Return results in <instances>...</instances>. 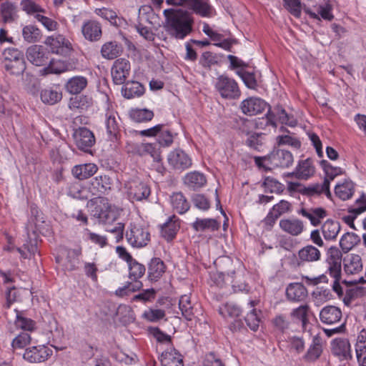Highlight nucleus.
<instances>
[{
	"label": "nucleus",
	"mask_w": 366,
	"mask_h": 366,
	"mask_svg": "<svg viewBox=\"0 0 366 366\" xmlns=\"http://www.w3.org/2000/svg\"><path fill=\"white\" fill-rule=\"evenodd\" d=\"M166 31L177 39H183L192 31L193 19L187 11L169 9L164 11Z\"/></svg>",
	"instance_id": "nucleus-1"
},
{
	"label": "nucleus",
	"mask_w": 366,
	"mask_h": 366,
	"mask_svg": "<svg viewBox=\"0 0 366 366\" xmlns=\"http://www.w3.org/2000/svg\"><path fill=\"white\" fill-rule=\"evenodd\" d=\"M93 206L92 215L103 224H111L117 219V214L106 197H95L90 199L88 205Z\"/></svg>",
	"instance_id": "nucleus-2"
},
{
	"label": "nucleus",
	"mask_w": 366,
	"mask_h": 366,
	"mask_svg": "<svg viewBox=\"0 0 366 366\" xmlns=\"http://www.w3.org/2000/svg\"><path fill=\"white\" fill-rule=\"evenodd\" d=\"M214 88L223 99H237L241 95L237 82L224 74L217 78Z\"/></svg>",
	"instance_id": "nucleus-3"
},
{
	"label": "nucleus",
	"mask_w": 366,
	"mask_h": 366,
	"mask_svg": "<svg viewBox=\"0 0 366 366\" xmlns=\"http://www.w3.org/2000/svg\"><path fill=\"white\" fill-rule=\"evenodd\" d=\"M125 188L128 198L133 202L147 200L151 194L150 187L139 178L127 181Z\"/></svg>",
	"instance_id": "nucleus-4"
},
{
	"label": "nucleus",
	"mask_w": 366,
	"mask_h": 366,
	"mask_svg": "<svg viewBox=\"0 0 366 366\" xmlns=\"http://www.w3.org/2000/svg\"><path fill=\"white\" fill-rule=\"evenodd\" d=\"M125 236L128 243L133 247H144L150 242L149 229L142 225L130 224L129 229L127 231Z\"/></svg>",
	"instance_id": "nucleus-5"
},
{
	"label": "nucleus",
	"mask_w": 366,
	"mask_h": 366,
	"mask_svg": "<svg viewBox=\"0 0 366 366\" xmlns=\"http://www.w3.org/2000/svg\"><path fill=\"white\" fill-rule=\"evenodd\" d=\"M294 162L292 154L285 149H274L267 155V164L272 168H287Z\"/></svg>",
	"instance_id": "nucleus-6"
},
{
	"label": "nucleus",
	"mask_w": 366,
	"mask_h": 366,
	"mask_svg": "<svg viewBox=\"0 0 366 366\" xmlns=\"http://www.w3.org/2000/svg\"><path fill=\"white\" fill-rule=\"evenodd\" d=\"M26 58L34 65L43 66L48 64L50 51L44 46L31 45L26 50Z\"/></svg>",
	"instance_id": "nucleus-7"
},
{
	"label": "nucleus",
	"mask_w": 366,
	"mask_h": 366,
	"mask_svg": "<svg viewBox=\"0 0 366 366\" xmlns=\"http://www.w3.org/2000/svg\"><path fill=\"white\" fill-rule=\"evenodd\" d=\"M75 143L78 149L90 152L91 148L95 144V137L92 131L86 127H79L74 134Z\"/></svg>",
	"instance_id": "nucleus-8"
},
{
	"label": "nucleus",
	"mask_w": 366,
	"mask_h": 366,
	"mask_svg": "<svg viewBox=\"0 0 366 366\" xmlns=\"http://www.w3.org/2000/svg\"><path fill=\"white\" fill-rule=\"evenodd\" d=\"M131 65L124 58L117 59L112 67V76L115 84H122L129 75Z\"/></svg>",
	"instance_id": "nucleus-9"
},
{
	"label": "nucleus",
	"mask_w": 366,
	"mask_h": 366,
	"mask_svg": "<svg viewBox=\"0 0 366 366\" xmlns=\"http://www.w3.org/2000/svg\"><path fill=\"white\" fill-rule=\"evenodd\" d=\"M52 355V350L45 345L30 347L26 349L24 359L31 363H40L46 361Z\"/></svg>",
	"instance_id": "nucleus-10"
},
{
	"label": "nucleus",
	"mask_w": 366,
	"mask_h": 366,
	"mask_svg": "<svg viewBox=\"0 0 366 366\" xmlns=\"http://www.w3.org/2000/svg\"><path fill=\"white\" fill-rule=\"evenodd\" d=\"M169 164L175 170L182 172L189 169L192 162L189 155L182 149H174L167 157Z\"/></svg>",
	"instance_id": "nucleus-11"
},
{
	"label": "nucleus",
	"mask_w": 366,
	"mask_h": 366,
	"mask_svg": "<svg viewBox=\"0 0 366 366\" xmlns=\"http://www.w3.org/2000/svg\"><path fill=\"white\" fill-rule=\"evenodd\" d=\"M112 184V180L108 175H99L91 179L89 190L92 195L102 197V194L111 190Z\"/></svg>",
	"instance_id": "nucleus-12"
},
{
	"label": "nucleus",
	"mask_w": 366,
	"mask_h": 366,
	"mask_svg": "<svg viewBox=\"0 0 366 366\" xmlns=\"http://www.w3.org/2000/svg\"><path fill=\"white\" fill-rule=\"evenodd\" d=\"M332 353L340 360H350L352 359L351 346L348 339L336 338L331 342Z\"/></svg>",
	"instance_id": "nucleus-13"
},
{
	"label": "nucleus",
	"mask_w": 366,
	"mask_h": 366,
	"mask_svg": "<svg viewBox=\"0 0 366 366\" xmlns=\"http://www.w3.org/2000/svg\"><path fill=\"white\" fill-rule=\"evenodd\" d=\"M44 43L49 46L51 53L56 54H64L71 49L69 41L61 34L48 36Z\"/></svg>",
	"instance_id": "nucleus-14"
},
{
	"label": "nucleus",
	"mask_w": 366,
	"mask_h": 366,
	"mask_svg": "<svg viewBox=\"0 0 366 366\" xmlns=\"http://www.w3.org/2000/svg\"><path fill=\"white\" fill-rule=\"evenodd\" d=\"M269 106L260 98L250 97L244 100L241 104L242 112L248 116H253L262 113Z\"/></svg>",
	"instance_id": "nucleus-15"
},
{
	"label": "nucleus",
	"mask_w": 366,
	"mask_h": 366,
	"mask_svg": "<svg viewBox=\"0 0 366 366\" xmlns=\"http://www.w3.org/2000/svg\"><path fill=\"white\" fill-rule=\"evenodd\" d=\"M321 258L320 251L312 244H307L298 251L297 266L302 267L306 262H313Z\"/></svg>",
	"instance_id": "nucleus-16"
},
{
	"label": "nucleus",
	"mask_w": 366,
	"mask_h": 366,
	"mask_svg": "<svg viewBox=\"0 0 366 366\" xmlns=\"http://www.w3.org/2000/svg\"><path fill=\"white\" fill-rule=\"evenodd\" d=\"M81 33L86 40L97 41L102 36V25L96 20H86L82 24Z\"/></svg>",
	"instance_id": "nucleus-17"
},
{
	"label": "nucleus",
	"mask_w": 366,
	"mask_h": 366,
	"mask_svg": "<svg viewBox=\"0 0 366 366\" xmlns=\"http://www.w3.org/2000/svg\"><path fill=\"white\" fill-rule=\"evenodd\" d=\"M74 69V64L70 61L50 59L47 66L44 67L41 70V73L43 75H47L49 74H59L65 71H72Z\"/></svg>",
	"instance_id": "nucleus-18"
},
{
	"label": "nucleus",
	"mask_w": 366,
	"mask_h": 366,
	"mask_svg": "<svg viewBox=\"0 0 366 366\" xmlns=\"http://www.w3.org/2000/svg\"><path fill=\"white\" fill-rule=\"evenodd\" d=\"M308 296L307 288L302 283H290L286 288V297L290 302H302Z\"/></svg>",
	"instance_id": "nucleus-19"
},
{
	"label": "nucleus",
	"mask_w": 366,
	"mask_h": 366,
	"mask_svg": "<svg viewBox=\"0 0 366 366\" xmlns=\"http://www.w3.org/2000/svg\"><path fill=\"white\" fill-rule=\"evenodd\" d=\"M298 191L300 194L308 197L318 196L322 193H325L328 198L332 197L330 191V180L327 178H325L322 184H315L308 187L302 186Z\"/></svg>",
	"instance_id": "nucleus-20"
},
{
	"label": "nucleus",
	"mask_w": 366,
	"mask_h": 366,
	"mask_svg": "<svg viewBox=\"0 0 366 366\" xmlns=\"http://www.w3.org/2000/svg\"><path fill=\"white\" fill-rule=\"evenodd\" d=\"M327 269L326 273L334 278L332 284V290L335 292L339 297L343 295V290L340 282L342 277V263L327 262Z\"/></svg>",
	"instance_id": "nucleus-21"
},
{
	"label": "nucleus",
	"mask_w": 366,
	"mask_h": 366,
	"mask_svg": "<svg viewBox=\"0 0 366 366\" xmlns=\"http://www.w3.org/2000/svg\"><path fill=\"white\" fill-rule=\"evenodd\" d=\"M298 214L304 217L307 218L312 226L317 227L320 224L321 221L327 215V211L322 207L316 208H302L298 211Z\"/></svg>",
	"instance_id": "nucleus-22"
},
{
	"label": "nucleus",
	"mask_w": 366,
	"mask_h": 366,
	"mask_svg": "<svg viewBox=\"0 0 366 366\" xmlns=\"http://www.w3.org/2000/svg\"><path fill=\"white\" fill-rule=\"evenodd\" d=\"M164 262L159 257H153L148 263V279L151 282L158 281L166 271Z\"/></svg>",
	"instance_id": "nucleus-23"
},
{
	"label": "nucleus",
	"mask_w": 366,
	"mask_h": 366,
	"mask_svg": "<svg viewBox=\"0 0 366 366\" xmlns=\"http://www.w3.org/2000/svg\"><path fill=\"white\" fill-rule=\"evenodd\" d=\"M0 15L4 24L13 23L18 18V7L16 4L6 1L0 5Z\"/></svg>",
	"instance_id": "nucleus-24"
},
{
	"label": "nucleus",
	"mask_w": 366,
	"mask_h": 366,
	"mask_svg": "<svg viewBox=\"0 0 366 366\" xmlns=\"http://www.w3.org/2000/svg\"><path fill=\"white\" fill-rule=\"evenodd\" d=\"M160 361L162 366H184L182 355L173 347L162 353Z\"/></svg>",
	"instance_id": "nucleus-25"
},
{
	"label": "nucleus",
	"mask_w": 366,
	"mask_h": 366,
	"mask_svg": "<svg viewBox=\"0 0 366 366\" xmlns=\"http://www.w3.org/2000/svg\"><path fill=\"white\" fill-rule=\"evenodd\" d=\"M342 312L335 306L329 305L323 307L320 313V318L322 323L332 325L340 320Z\"/></svg>",
	"instance_id": "nucleus-26"
},
{
	"label": "nucleus",
	"mask_w": 366,
	"mask_h": 366,
	"mask_svg": "<svg viewBox=\"0 0 366 366\" xmlns=\"http://www.w3.org/2000/svg\"><path fill=\"white\" fill-rule=\"evenodd\" d=\"M323 352L322 337L316 335L312 338V342L310 345L307 352L303 358L306 362H315L317 360Z\"/></svg>",
	"instance_id": "nucleus-27"
},
{
	"label": "nucleus",
	"mask_w": 366,
	"mask_h": 366,
	"mask_svg": "<svg viewBox=\"0 0 366 366\" xmlns=\"http://www.w3.org/2000/svg\"><path fill=\"white\" fill-rule=\"evenodd\" d=\"M192 227L196 232H214L219 229L220 223L212 218H197L192 224Z\"/></svg>",
	"instance_id": "nucleus-28"
},
{
	"label": "nucleus",
	"mask_w": 366,
	"mask_h": 366,
	"mask_svg": "<svg viewBox=\"0 0 366 366\" xmlns=\"http://www.w3.org/2000/svg\"><path fill=\"white\" fill-rule=\"evenodd\" d=\"M280 227L292 236L300 234L304 229L303 222L298 219H282L280 221Z\"/></svg>",
	"instance_id": "nucleus-29"
},
{
	"label": "nucleus",
	"mask_w": 366,
	"mask_h": 366,
	"mask_svg": "<svg viewBox=\"0 0 366 366\" xmlns=\"http://www.w3.org/2000/svg\"><path fill=\"white\" fill-rule=\"evenodd\" d=\"M97 170L98 167L96 164L88 163L74 166L71 173L75 178L84 180L92 177Z\"/></svg>",
	"instance_id": "nucleus-30"
},
{
	"label": "nucleus",
	"mask_w": 366,
	"mask_h": 366,
	"mask_svg": "<svg viewBox=\"0 0 366 366\" xmlns=\"http://www.w3.org/2000/svg\"><path fill=\"white\" fill-rule=\"evenodd\" d=\"M123 51L122 45L116 41L104 43L101 48V54L103 58L112 60L120 56Z\"/></svg>",
	"instance_id": "nucleus-31"
},
{
	"label": "nucleus",
	"mask_w": 366,
	"mask_h": 366,
	"mask_svg": "<svg viewBox=\"0 0 366 366\" xmlns=\"http://www.w3.org/2000/svg\"><path fill=\"white\" fill-rule=\"evenodd\" d=\"M313 163V159L311 158L298 162L296 168L300 180H307L315 174V167Z\"/></svg>",
	"instance_id": "nucleus-32"
},
{
	"label": "nucleus",
	"mask_w": 366,
	"mask_h": 366,
	"mask_svg": "<svg viewBox=\"0 0 366 366\" xmlns=\"http://www.w3.org/2000/svg\"><path fill=\"white\" fill-rule=\"evenodd\" d=\"M174 219H176L175 215L170 217L161 227V235L167 242H170L175 238L179 229V224Z\"/></svg>",
	"instance_id": "nucleus-33"
},
{
	"label": "nucleus",
	"mask_w": 366,
	"mask_h": 366,
	"mask_svg": "<svg viewBox=\"0 0 366 366\" xmlns=\"http://www.w3.org/2000/svg\"><path fill=\"white\" fill-rule=\"evenodd\" d=\"M362 268V258L359 254H352L344 259V270L347 274H357Z\"/></svg>",
	"instance_id": "nucleus-34"
},
{
	"label": "nucleus",
	"mask_w": 366,
	"mask_h": 366,
	"mask_svg": "<svg viewBox=\"0 0 366 366\" xmlns=\"http://www.w3.org/2000/svg\"><path fill=\"white\" fill-rule=\"evenodd\" d=\"M184 182L188 187L197 190L207 184V178L204 174L195 171L187 174Z\"/></svg>",
	"instance_id": "nucleus-35"
},
{
	"label": "nucleus",
	"mask_w": 366,
	"mask_h": 366,
	"mask_svg": "<svg viewBox=\"0 0 366 366\" xmlns=\"http://www.w3.org/2000/svg\"><path fill=\"white\" fill-rule=\"evenodd\" d=\"M144 86L138 81H127L122 87V92L127 99L139 97L144 93Z\"/></svg>",
	"instance_id": "nucleus-36"
},
{
	"label": "nucleus",
	"mask_w": 366,
	"mask_h": 366,
	"mask_svg": "<svg viewBox=\"0 0 366 366\" xmlns=\"http://www.w3.org/2000/svg\"><path fill=\"white\" fill-rule=\"evenodd\" d=\"M170 199L173 209L179 214H183L189 209L190 204L182 192L174 193Z\"/></svg>",
	"instance_id": "nucleus-37"
},
{
	"label": "nucleus",
	"mask_w": 366,
	"mask_h": 366,
	"mask_svg": "<svg viewBox=\"0 0 366 366\" xmlns=\"http://www.w3.org/2000/svg\"><path fill=\"white\" fill-rule=\"evenodd\" d=\"M340 224L337 221L327 219L322 225V233L326 240L335 239L340 231Z\"/></svg>",
	"instance_id": "nucleus-38"
},
{
	"label": "nucleus",
	"mask_w": 366,
	"mask_h": 366,
	"mask_svg": "<svg viewBox=\"0 0 366 366\" xmlns=\"http://www.w3.org/2000/svg\"><path fill=\"white\" fill-rule=\"evenodd\" d=\"M202 16L209 13V6L204 0H183L182 5Z\"/></svg>",
	"instance_id": "nucleus-39"
},
{
	"label": "nucleus",
	"mask_w": 366,
	"mask_h": 366,
	"mask_svg": "<svg viewBox=\"0 0 366 366\" xmlns=\"http://www.w3.org/2000/svg\"><path fill=\"white\" fill-rule=\"evenodd\" d=\"M87 79L84 76H76L68 80L65 87L67 92L73 94H79L87 86Z\"/></svg>",
	"instance_id": "nucleus-40"
},
{
	"label": "nucleus",
	"mask_w": 366,
	"mask_h": 366,
	"mask_svg": "<svg viewBox=\"0 0 366 366\" xmlns=\"http://www.w3.org/2000/svg\"><path fill=\"white\" fill-rule=\"evenodd\" d=\"M81 254V249H70L67 250L66 257L63 267L66 271H74L78 268L79 256Z\"/></svg>",
	"instance_id": "nucleus-41"
},
{
	"label": "nucleus",
	"mask_w": 366,
	"mask_h": 366,
	"mask_svg": "<svg viewBox=\"0 0 366 366\" xmlns=\"http://www.w3.org/2000/svg\"><path fill=\"white\" fill-rule=\"evenodd\" d=\"M160 129L157 135V141L161 147H167L174 142V134L167 124H159Z\"/></svg>",
	"instance_id": "nucleus-42"
},
{
	"label": "nucleus",
	"mask_w": 366,
	"mask_h": 366,
	"mask_svg": "<svg viewBox=\"0 0 366 366\" xmlns=\"http://www.w3.org/2000/svg\"><path fill=\"white\" fill-rule=\"evenodd\" d=\"M106 127L110 140L117 139L119 132V124L114 114H106Z\"/></svg>",
	"instance_id": "nucleus-43"
},
{
	"label": "nucleus",
	"mask_w": 366,
	"mask_h": 366,
	"mask_svg": "<svg viewBox=\"0 0 366 366\" xmlns=\"http://www.w3.org/2000/svg\"><path fill=\"white\" fill-rule=\"evenodd\" d=\"M360 242V237L353 232H347L342 235L340 240L342 250L347 253Z\"/></svg>",
	"instance_id": "nucleus-44"
},
{
	"label": "nucleus",
	"mask_w": 366,
	"mask_h": 366,
	"mask_svg": "<svg viewBox=\"0 0 366 366\" xmlns=\"http://www.w3.org/2000/svg\"><path fill=\"white\" fill-rule=\"evenodd\" d=\"M335 192L340 199H349L354 194V184L350 181H346L342 184H337L335 187Z\"/></svg>",
	"instance_id": "nucleus-45"
},
{
	"label": "nucleus",
	"mask_w": 366,
	"mask_h": 366,
	"mask_svg": "<svg viewBox=\"0 0 366 366\" xmlns=\"http://www.w3.org/2000/svg\"><path fill=\"white\" fill-rule=\"evenodd\" d=\"M128 268L129 277L134 280V282H140L139 280L144 275L146 272L145 266L134 259L128 264Z\"/></svg>",
	"instance_id": "nucleus-46"
},
{
	"label": "nucleus",
	"mask_w": 366,
	"mask_h": 366,
	"mask_svg": "<svg viewBox=\"0 0 366 366\" xmlns=\"http://www.w3.org/2000/svg\"><path fill=\"white\" fill-rule=\"evenodd\" d=\"M271 112L274 113V120L277 117L282 124H287L290 127H295L297 124V121L293 117L288 114L285 109L280 105L274 107L273 110H271Z\"/></svg>",
	"instance_id": "nucleus-47"
},
{
	"label": "nucleus",
	"mask_w": 366,
	"mask_h": 366,
	"mask_svg": "<svg viewBox=\"0 0 366 366\" xmlns=\"http://www.w3.org/2000/svg\"><path fill=\"white\" fill-rule=\"evenodd\" d=\"M310 312V307L308 305H300V307L292 310L291 317L299 320L302 322V327L303 330H306L307 325L309 323L308 313Z\"/></svg>",
	"instance_id": "nucleus-48"
},
{
	"label": "nucleus",
	"mask_w": 366,
	"mask_h": 366,
	"mask_svg": "<svg viewBox=\"0 0 366 366\" xmlns=\"http://www.w3.org/2000/svg\"><path fill=\"white\" fill-rule=\"evenodd\" d=\"M24 39L29 43H35L40 40L41 33L39 29L34 25L25 26L22 29Z\"/></svg>",
	"instance_id": "nucleus-49"
},
{
	"label": "nucleus",
	"mask_w": 366,
	"mask_h": 366,
	"mask_svg": "<svg viewBox=\"0 0 366 366\" xmlns=\"http://www.w3.org/2000/svg\"><path fill=\"white\" fill-rule=\"evenodd\" d=\"M246 134L248 137L245 140V144L254 150L260 151V148L264 144V134L257 132L249 133V132H247Z\"/></svg>",
	"instance_id": "nucleus-50"
},
{
	"label": "nucleus",
	"mask_w": 366,
	"mask_h": 366,
	"mask_svg": "<svg viewBox=\"0 0 366 366\" xmlns=\"http://www.w3.org/2000/svg\"><path fill=\"white\" fill-rule=\"evenodd\" d=\"M62 98L61 92L47 88L41 90V101L50 105H53L59 102Z\"/></svg>",
	"instance_id": "nucleus-51"
},
{
	"label": "nucleus",
	"mask_w": 366,
	"mask_h": 366,
	"mask_svg": "<svg viewBox=\"0 0 366 366\" xmlns=\"http://www.w3.org/2000/svg\"><path fill=\"white\" fill-rule=\"evenodd\" d=\"M154 116L153 111L147 109H134L130 112V117L136 122L151 121Z\"/></svg>",
	"instance_id": "nucleus-52"
},
{
	"label": "nucleus",
	"mask_w": 366,
	"mask_h": 366,
	"mask_svg": "<svg viewBox=\"0 0 366 366\" xmlns=\"http://www.w3.org/2000/svg\"><path fill=\"white\" fill-rule=\"evenodd\" d=\"M332 6L326 4L325 6H320L317 10L318 14L311 11L310 9H306L305 12L310 15L312 19H319V14L325 20L332 21L334 16L332 14Z\"/></svg>",
	"instance_id": "nucleus-53"
},
{
	"label": "nucleus",
	"mask_w": 366,
	"mask_h": 366,
	"mask_svg": "<svg viewBox=\"0 0 366 366\" xmlns=\"http://www.w3.org/2000/svg\"><path fill=\"white\" fill-rule=\"evenodd\" d=\"M6 71L13 75H21L26 69V62L24 59L11 61L5 63L4 66Z\"/></svg>",
	"instance_id": "nucleus-54"
},
{
	"label": "nucleus",
	"mask_w": 366,
	"mask_h": 366,
	"mask_svg": "<svg viewBox=\"0 0 366 366\" xmlns=\"http://www.w3.org/2000/svg\"><path fill=\"white\" fill-rule=\"evenodd\" d=\"M320 164L325 173V178H327L330 182L344 172L342 168L332 166L327 160H321Z\"/></svg>",
	"instance_id": "nucleus-55"
},
{
	"label": "nucleus",
	"mask_w": 366,
	"mask_h": 366,
	"mask_svg": "<svg viewBox=\"0 0 366 366\" xmlns=\"http://www.w3.org/2000/svg\"><path fill=\"white\" fill-rule=\"evenodd\" d=\"M179 307L182 311V315L187 320H191L192 319L194 316V309L188 296L183 295L180 297L179 301Z\"/></svg>",
	"instance_id": "nucleus-56"
},
{
	"label": "nucleus",
	"mask_w": 366,
	"mask_h": 366,
	"mask_svg": "<svg viewBox=\"0 0 366 366\" xmlns=\"http://www.w3.org/2000/svg\"><path fill=\"white\" fill-rule=\"evenodd\" d=\"M16 312V317L15 320V325L18 328L24 330L32 331L35 327V322L30 318L23 317L21 312L15 310Z\"/></svg>",
	"instance_id": "nucleus-57"
},
{
	"label": "nucleus",
	"mask_w": 366,
	"mask_h": 366,
	"mask_svg": "<svg viewBox=\"0 0 366 366\" xmlns=\"http://www.w3.org/2000/svg\"><path fill=\"white\" fill-rule=\"evenodd\" d=\"M263 186L266 192L269 191L272 193L281 194L285 190L284 184L270 177H265Z\"/></svg>",
	"instance_id": "nucleus-58"
},
{
	"label": "nucleus",
	"mask_w": 366,
	"mask_h": 366,
	"mask_svg": "<svg viewBox=\"0 0 366 366\" xmlns=\"http://www.w3.org/2000/svg\"><path fill=\"white\" fill-rule=\"evenodd\" d=\"M142 286L143 284L142 282H127L124 287L118 288L115 292V295L118 297H123L129 295L132 292L139 290Z\"/></svg>",
	"instance_id": "nucleus-59"
},
{
	"label": "nucleus",
	"mask_w": 366,
	"mask_h": 366,
	"mask_svg": "<svg viewBox=\"0 0 366 366\" xmlns=\"http://www.w3.org/2000/svg\"><path fill=\"white\" fill-rule=\"evenodd\" d=\"M274 329L282 333L285 332L290 327V322L286 315L280 314L276 315L272 320Z\"/></svg>",
	"instance_id": "nucleus-60"
},
{
	"label": "nucleus",
	"mask_w": 366,
	"mask_h": 366,
	"mask_svg": "<svg viewBox=\"0 0 366 366\" xmlns=\"http://www.w3.org/2000/svg\"><path fill=\"white\" fill-rule=\"evenodd\" d=\"M219 58L217 54L211 51L202 53L199 59V64L207 69H210L212 66L219 63Z\"/></svg>",
	"instance_id": "nucleus-61"
},
{
	"label": "nucleus",
	"mask_w": 366,
	"mask_h": 366,
	"mask_svg": "<svg viewBox=\"0 0 366 366\" xmlns=\"http://www.w3.org/2000/svg\"><path fill=\"white\" fill-rule=\"evenodd\" d=\"M284 7L295 17L300 18L302 14V3L300 0H282Z\"/></svg>",
	"instance_id": "nucleus-62"
},
{
	"label": "nucleus",
	"mask_w": 366,
	"mask_h": 366,
	"mask_svg": "<svg viewBox=\"0 0 366 366\" xmlns=\"http://www.w3.org/2000/svg\"><path fill=\"white\" fill-rule=\"evenodd\" d=\"M22 9L28 14H37L40 13H45L46 11L41 6L36 4L32 0H22L21 2Z\"/></svg>",
	"instance_id": "nucleus-63"
},
{
	"label": "nucleus",
	"mask_w": 366,
	"mask_h": 366,
	"mask_svg": "<svg viewBox=\"0 0 366 366\" xmlns=\"http://www.w3.org/2000/svg\"><path fill=\"white\" fill-rule=\"evenodd\" d=\"M194 206L202 211H207L210 208V202L202 194H194L192 197Z\"/></svg>",
	"instance_id": "nucleus-64"
}]
</instances>
